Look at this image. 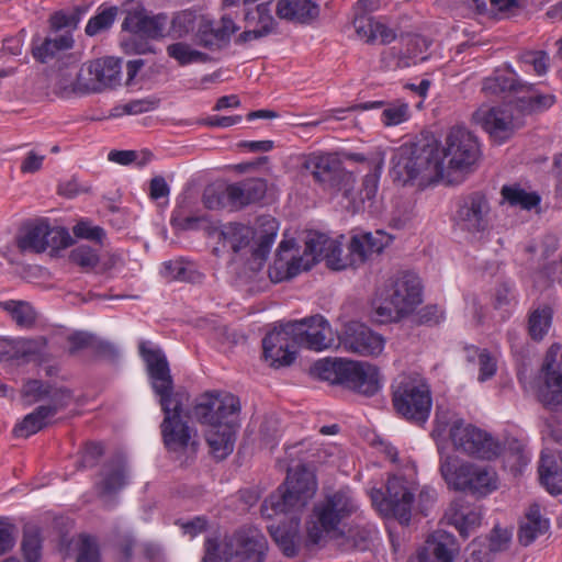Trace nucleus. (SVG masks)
Here are the masks:
<instances>
[{"mask_svg":"<svg viewBox=\"0 0 562 562\" xmlns=\"http://www.w3.org/2000/svg\"><path fill=\"white\" fill-rule=\"evenodd\" d=\"M126 483V462L122 456H115L102 465L95 491L99 497L104 498L116 494Z\"/></svg>","mask_w":562,"mask_h":562,"instance_id":"bb28decb","label":"nucleus"},{"mask_svg":"<svg viewBox=\"0 0 562 562\" xmlns=\"http://www.w3.org/2000/svg\"><path fill=\"white\" fill-rule=\"evenodd\" d=\"M293 322L274 328L262 339V345H272L281 347L284 350H295L299 347L295 341V328Z\"/></svg>","mask_w":562,"mask_h":562,"instance_id":"c03bdc74","label":"nucleus"},{"mask_svg":"<svg viewBox=\"0 0 562 562\" xmlns=\"http://www.w3.org/2000/svg\"><path fill=\"white\" fill-rule=\"evenodd\" d=\"M41 538L40 531L35 526L24 528L22 551L25 562H38L41 558Z\"/></svg>","mask_w":562,"mask_h":562,"instance_id":"8fccbe9b","label":"nucleus"},{"mask_svg":"<svg viewBox=\"0 0 562 562\" xmlns=\"http://www.w3.org/2000/svg\"><path fill=\"white\" fill-rule=\"evenodd\" d=\"M48 392V384L38 380H30L23 385L22 398L24 404L33 405L38 402H45Z\"/></svg>","mask_w":562,"mask_h":562,"instance_id":"4d7b16f0","label":"nucleus"},{"mask_svg":"<svg viewBox=\"0 0 562 562\" xmlns=\"http://www.w3.org/2000/svg\"><path fill=\"white\" fill-rule=\"evenodd\" d=\"M552 321V310L542 306L533 310L528 319V333L533 340H541L548 333Z\"/></svg>","mask_w":562,"mask_h":562,"instance_id":"79ce46f5","label":"nucleus"},{"mask_svg":"<svg viewBox=\"0 0 562 562\" xmlns=\"http://www.w3.org/2000/svg\"><path fill=\"white\" fill-rule=\"evenodd\" d=\"M72 45V36L69 32H66L46 37L41 44L33 46L32 53L36 60L47 63L56 57L58 53L71 48Z\"/></svg>","mask_w":562,"mask_h":562,"instance_id":"e433bc0d","label":"nucleus"},{"mask_svg":"<svg viewBox=\"0 0 562 562\" xmlns=\"http://www.w3.org/2000/svg\"><path fill=\"white\" fill-rule=\"evenodd\" d=\"M532 90L533 85L522 81L515 72L488 77L483 81L482 86V91L486 97H497L507 92L519 95L529 93Z\"/></svg>","mask_w":562,"mask_h":562,"instance_id":"2f4dec72","label":"nucleus"},{"mask_svg":"<svg viewBox=\"0 0 562 562\" xmlns=\"http://www.w3.org/2000/svg\"><path fill=\"white\" fill-rule=\"evenodd\" d=\"M70 244L71 237L65 228L52 227L46 221L41 220L24 224L15 236L16 248L23 255L48 251L54 257Z\"/></svg>","mask_w":562,"mask_h":562,"instance_id":"0eeeda50","label":"nucleus"},{"mask_svg":"<svg viewBox=\"0 0 562 562\" xmlns=\"http://www.w3.org/2000/svg\"><path fill=\"white\" fill-rule=\"evenodd\" d=\"M238 29L229 16H223L217 24L212 20L201 18L195 41L205 48L220 49L228 43L231 35Z\"/></svg>","mask_w":562,"mask_h":562,"instance_id":"5701e85b","label":"nucleus"},{"mask_svg":"<svg viewBox=\"0 0 562 562\" xmlns=\"http://www.w3.org/2000/svg\"><path fill=\"white\" fill-rule=\"evenodd\" d=\"M440 156L447 169V183H459L480 157L477 138L465 127L453 126L440 146Z\"/></svg>","mask_w":562,"mask_h":562,"instance_id":"39448f33","label":"nucleus"},{"mask_svg":"<svg viewBox=\"0 0 562 562\" xmlns=\"http://www.w3.org/2000/svg\"><path fill=\"white\" fill-rule=\"evenodd\" d=\"M333 245V239L322 233H311L305 241L304 250V270H310L312 266L319 261L322 255V247Z\"/></svg>","mask_w":562,"mask_h":562,"instance_id":"a18cd8bd","label":"nucleus"},{"mask_svg":"<svg viewBox=\"0 0 562 562\" xmlns=\"http://www.w3.org/2000/svg\"><path fill=\"white\" fill-rule=\"evenodd\" d=\"M116 14V7H111L102 10L100 13H98L89 20L85 30L86 34L89 36H94L100 32L108 30L113 24Z\"/></svg>","mask_w":562,"mask_h":562,"instance_id":"864d4df0","label":"nucleus"},{"mask_svg":"<svg viewBox=\"0 0 562 562\" xmlns=\"http://www.w3.org/2000/svg\"><path fill=\"white\" fill-rule=\"evenodd\" d=\"M449 436L456 450L475 458L491 460L502 450L501 443L490 434L471 424H465L462 419L452 424Z\"/></svg>","mask_w":562,"mask_h":562,"instance_id":"9d476101","label":"nucleus"},{"mask_svg":"<svg viewBox=\"0 0 562 562\" xmlns=\"http://www.w3.org/2000/svg\"><path fill=\"white\" fill-rule=\"evenodd\" d=\"M46 344V338L43 336L30 339H18L15 340L16 358L41 355L44 351Z\"/></svg>","mask_w":562,"mask_h":562,"instance_id":"e2e57ef3","label":"nucleus"},{"mask_svg":"<svg viewBox=\"0 0 562 562\" xmlns=\"http://www.w3.org/2000/svg\"><path fill=\"white\" fill-rule=\"evenodd\" d=\"M92 61L83 64L77 71V94H89L101 92Z\"/></svg>","mask_w":562,"mask_h":562,"instance_id":"09e8293b","label":"nucleus"},{"mask_svg":"<svg viewBox=\"0 0 562 562\" xmlns=\"http://www.w3.org/2000/svg\"><path fill=\"white\" fill-rule=\"evenodd\" d=\"M376 23L378 21L368 14H357L353 20L357 35L366 43L378 41V34H375Z\"/></svg>","mask_w":562,"mask_h":562,"instance_id":"052dcab7","label":"nucleus"},{"mask_svg":"<svg viewBox=\"0 0 562 562\" xmlns=\"http://www.w3.org/2000/svg\"><path fill=\"white\" fill-rule=\"evenodd\" d=\"M165 274L170 280L186 281V282H199L202 276L187 267L181 262H167L165 263Z\"/></svg>","mask_w":562,"mask_h":562,"instance_id":"680f3d73","label":"nucleus"},{"mask_svg":"<svg viewBox=\"0 0 562 562\" xmlns=\"http://www.w3.org/2000/svg\"><path fill=\"white\" fill-rule=\"evenodd\" d=\"M69 259L72 263L89 271L99 263L98 254L87 245H80L70 251Z\"/></svg>","mask_w":562,"mask_h":562,"instance_id":"13d9d810","label":"nucleus"},{"mask_svg":"<svg viewBox=\"0 0 562 562\" xmlns=\"http://www.w3.org/2000/svg\"><path fill=\"white\" fill-rule=\"evenodd\" d=\"M440 473L453 490L468 491L477 496H485L497 487L496 473L492 469L469 462L460 463L453 456L441 459Z\"/></svg>","mask_w":562,"mask_h":562,"instance_id":"423d86ee","label":"nucleus"},{"mask_svg":"<svg viewBox=\"0 0 562 562\" xmlns=\"http://www.w3.org/2000/svg\"><path fill=\"white\" fill-rule=\"evenodd\" d=\"M446 517L448 521L459 530L463 538H467L469 531L481 522L480 510L462 498H458L451 503Z\"/></svg>","mask_w":562,"mask_h":562,"instance_id":"473e14b6","label":"nucleus"},{"mask_svg":"<svg viewBox=\"0 0 562 562\" xmlns=\"http://www.w3.org/2000/svg\"><path fill=\"white\" fill-rule=\"evenodd\" d=\"M277 29L278 22L272 15L271 2H261L245 9L244 32L236 37L235 43L244 45L251 41L261 40L277 33Z\"/></svg>","mask_w":562,"mask_h":562,"instance_id":"a211bd4d","label":"nucleus"},{"mask_svg":"<svg viewBox=\"0 0 562 562\" xmlns=\"http://www.w3.org/2000/svg\"><path fill=\"white\" fill-rule=\"evenodd\" d=\"M167 53L182 66L192 63H206L210 59L205 53L193 49L189 44L183 42L169 45Z\"/></svg>","mask_w":562,"mask_h":562,"instance_id":"de8ad7c7","label":"nucleus"},{"mask_svg":"<svg viewBox=\"0 0 562 562\" xmlns=\"http://www.w3.org/2000/svg\"><path fill=\"white\" fill-rule=\"evenodd\" d=\"M408 116V104L397 100L383 110L382 122L385 126H395L407 121Z\"/></svg>","mask_w":562,"mask_h":562,"instance_id":"bf43d9fd","label":"nucleus"},{"mask_svg":"<svg viewBox=\"0 0 562 562\" xmlns=\"http://www.w3.org/2000/svg\"><path fill=\"white\" fill-rule=\"evenodd\" d=\"M168 25L165 14L147 15L145 12H128L122 29L142 38L157 40L164 37Z\"/></svg>","mask_w":562,"mask_h":562,"instance_id":"a878e982","label":"nucleus"},{"mask_svg":"<svg viewBox=\"0 0 562 562\" xmlns=\"http://www.w3.org/2000/svg\"><path fill=\"white\" fill-rule=\"evenodd\" d=\"M458 551L454 537L445 530H437L427 538L417 554V562H452Z\"/></svg>","mask_w":562,"mask_h":562,"instance_id":"b1692460","label":"nucleus"},{"mask_svg":"<svg viewBox=\"0 0 562 562\" xmlns=\"http://www.w3.org/2000/svg\"><path fill=\"white\" fill-rule=\"evenodd\" d=\"M276 13L288 22L310 24L318 18L319 5L313 0H280Z\"/></svg>","mask_w":562,"mask_h":562,"instance_id":"c85d7f7f","label":"nucleus"},{"mask_svg":"<svg viewBox=\"0 0 562 562\" xmlns=\"http://www.w3.org/2000/svg\"><path fill=\"white\" fill-rule=\"evenodd\" d=\"M520 61L532 66L535 72L539 76L544 75L549 68V56L543 50H529L520 55Z\"/></svg>","mask_w":562,"mask_h":562,"instance_id":"338daca9","label":"nucleus"},{"mask_svg":"<svg viewBox=\"0 0 562 562\" xmlns=\"http://www.w3.org/2000/svg\"><path fill=\"white\" fill-rule=\"evenodd\" d=\"M267 551V538L256 527H241L227 537V554L234 562H263Z\"/></svg>","mask_w":562,"mask_h":562,"instance_id":"dca6fc26","label":"nucleus"},{"mask_svg":"<svg viewBox=\"0 0 562 562\" xmlns=\"http://www.w3.org/2000/svg\"><path fill=\"white\" fill-rule=\"evenodd\" d=\"M362 234L352 236L348 246V254L351 259L352 267L362 265L371 255L367 243L363 240Z\"/></svg>","mask_w":562,"mask_h":562,"instance_id":"774afa93","label":"nucleus"},{"mask_svg":"<svg viewBox=\"0 0 562 562\" xmlns=\"http://www.w3.org/2000/svg\"><path fill=\"white\" fill-rule=\"evenodd\" d=\"M416 491L415 482L401 475H393L387 480L386 493L378 508L385 517H394L401 524L407 525L412 518Z\"/></svg>","mask_w":562,"mask_h":562,"instance_id":"ddd939ff","label":"nucleus"},{"mask_svg":"<svg viewBox=\"0 0 562 562\" xmlns=\"http://www.w3.org/2000/svg\"><path fill=\"white\" fill-rule=\"evenodd\" d=\"M372 314L371 317L374 322L380 324H386L391 322H397L405 316L394 303L389 300V296L383 290L376 293L372 300Z\"/></svg>","mask_w":562,"mask_h":562,"instance_id":"ea45409f","label":"nucleus"},{"mask_svg":"<svg viewBox=\"0 0 562 562\" xmlns=\"http://www.w3.org/2000/svg\"><path fill=\"white\" fill-rule=\"evenodd\" d=\"M347 366L348 361L345 360H321L313 366L312 372L323 381L345 386Z\"/></svg>","mask_w":562,"mask_h":562,"instance_id":"a19ab883","label":"nucleus"},{"mask_svg":"<svg viewBox=\"0 0 562 562\" xmlns=\"http://www.w3.org/2000/svg\"><path fill=\"white\" fill-rule=\"evenodd\" d=\"M392 175L403 184L417 183L419 187L443 180L447 169L442 166L440 144L434 137H424L401 146L394 157Z\"/></svg>","mask_w":562,"mask_h":562,"instance_id":"f257e3e1","label":"nucleus"},{"mask_svg":"<svg viewBox=\"0 0 562 562\" xmlns=\"http://www.w3.org/2000/svg\"><path fill=\"white\" fill-rule=\"evenodd\" d=\"M239 411V401L232 394L206 392L201 395L193 407L194 418L207 427L232 423L229 417Z\"/></svg>","mask_w":562,"mask_h":562,"instance_id":"2eb2a0df","label":"nucleus"},{"mask_svg":"<svg viewBox=\"0 0 562 562\" xmlns=\"http://www.w3.org/2000/svg\"><path fill=\"white\" fill-rule=\"evenodd\" d=\"M0 308L5 311L19 327L32 328L37 319V312L26 301H1Z\"/></svg>","mask_w":562,"mask_h":562,"instance_id":"58836bf2","label":"nucleus"},{"mask_svg":"<svg viewBox=\"0 0 562 562\" xmlns=\"http://www.w3.org/2000/svg\"><path fill=\"white\" fill-rule=\"evenodd\" d=\"M491 203L480 191L462 196L453 217L454 225L461 232L473 237H482L491 226Z\"/></svg>","mask_w":562,"mask_h":562,"instance_id":"9b49d317","label":"nucleus"},{"mask_svg":"<svg viewBox=\"0 0 562 562\" xmlns=\"http://www.w3.org/2000/svg\"><path fill=\"white\" fill-rule=\"evenodd\" d=\"M262 348L263 357L272 368L279 369L281 367H288L295 359V350H284L281 347L272 345H262Z\"/></svg>","mask_w":562,"mask_h":562,"instance_id":"603ef678","label":"nucleus"},{"mask_svg":"<svg viewBox=\"0 0 562 562\" xmlns=\"http://www.w3.org/2000/svg\"><path fill=\"white\" fill-rule=\"evenodd\" d=\"M295 325V341L299 347L312 350H324L334 344V333L328 322L321 315H314L301 321H293Z\"/></svg>","mask_w":562,"mask_h":562,"instance_id":"aec40b11","label":"nucleus"},{"mask_svg":"<svg viewBox=\"0 0 562 562\" xmlns=\"http://www.w3.org/2000/svg\"><path fill=\"white\" fill-rule=\"evenodd\" d=\"M380 169L381 168L376 166L373 171L364 176L358 195H353L352 190L350 191V195L347 198L349 200L348 207L351 209L353 213L364 210L367 206L372 207L373 200L378 193Z\"/></svg>","mask_w":562,"mask_h":562,"instance_id":"f704fd0d","label":"nucleus"},{"mask_svg":"<svg viewBox=\"0 0 562 562\" xmlns=\"http://www.w3.org/2000/svg\"><path fill=\"white\" fill-rule=\"evenodd\" d=\"M303 168L313 176L315 182L324 191L330 194L341 192L345 198H349L350 191L353 189L355 177L352 172L345 169L337 155L312 154L305 158Z\"/></svg>","mask_w":562,"mask_h":562,"instance_id":"1a4fd4ad","label":"nucleus"},{"mask_svg":"<svg viewBox=\"0 0 562 562\" xmlns=\"http://www.w3.org/2000/svg\"><path fill=\"white\" fill-rule=\"evenodd\" d=\"M345 386L366 396L374 395L380 389L378 368L359 361H348Z\"/></svg>","mask_w":562,"mask_h":562,"instance_id":"393cba45","label":"nucleus"},{"mask_svg":"<svg viewBox=\"0 0 562 562\" xmlns=\"http://www.w3.org/2000/svg\"><path fill=\"white\" fill-rule=\"evenodd\" d=\"M232 555L227 554V537L225 538L223 547L214 540L207 539L205 542V554L202 562H229Z\"/></svg>","mask_w":562,"mask_h":562,"instance_id":"69168bd1","label":"nucleus"},{"mask_svg":"<svg viewBox=\"0 0 562 562\" xmlns=\"http://www.w3.org/2000/svg\"><path fill=\"white\" fill-rule=\"evenodd\" d=\"M359 504L349 487L324 490L306 520V535L313 544L321 543L328 535L339 531V526L355 515Z\"/></svg>","mask_w":562,"mask_h":562,"instance_id":"f03ea898","label":"nucleus"},{"mask_svg":"<svg viewBox=\"0 0 562 562\" xmlns=\"http://www.w3.org/2000/svg\"><path fill=\"white\" fill-rule=\"evenodd\" d=\"M293 247L291 240H283L280 243L273 265L269 268V278L272 282H281L283 280L291 279L297 276L303 269L304 257H292L286 259L283 257L285 251H289Z\"/></svg>","mask_w":562,"mask_h":562,"instance_id":"7c9ffc66","label":"nucleus"},{"mask_svg":"<svg viewBox=\"0 0 562 562\" xmlns=\"http://www.w3.org/2000/svg\"><path fill=\"white\" fill-rule=\"evenodd\" d=\"M472 120L498 143L507 140L516 130L512 113L503 108L483 105L472 114Z\"/></svg>","mask_w":562,"mask_h":562,"instance_id":"4be33fe9","label":"nucleus"},{"mask_svg":"<svg viewBox=\"0 0 562 562\" xmlns=\"http://www.w3.org/2000/svg\"><path fill=\"white\" fill-rule=\"evenodd\" d=\"M339 341L347 351L360 356H378L384 348L382 336L357 322H350L345 326Z\"/></svg>","mask_w":562,"mask_h":562,"instance_id":"412c9836","label":"nucleus"},{"mask_svg":"<svg viewBox=\"0 0 562 562\" xmlns=\"http://www.w3.org/2000/svg\"><path fill=\"white\" fill-rule=\"evenodd\" d=\"M101 92L114 88L121 82V60L113 57L100 58L92 61Z\"/></svg>","mask_w":562,"mask_h":562,"instance_id":"4c0bfd02","label":"nucleus"},{"mask_svg":"<svg viewBox=\"0 0 562 562\" xmlns=\"http://www.w3.org/2000/svg\"><path fill=\"white\" fill-rule=\"evenodd\" d=\"M236 430L233 423L210 427L205 431V440L210 452L216 460H224L234 450Z\"/></svg>","mask_w":562,"mask_h":562,"instance_id":"c756f323","label":"nucleus"},{"mask_svg":"<svg viewBox=\"0 0 562 562\" xmlns=\"http://www.w3.org/2000/svg\"><path fill=\"white\" fill-rule=\"evenodd\" d=\"M277 233L278 222L271 216H261L257 221L256 228L229 223L223 226L221 236L234 252H239L250 246L249 268L252 271H259L268 258Z\"/></svg>","mask_w":562,"mask_h":562,"instance_id":"7ed1b4c3","label":"nucleus"},{"mask_svg":"<svg viewBox=\"0 0 562 562\" xmlns=\"http://www.w3.org/2000/svg\"><path fill=\"white\" fill-rule=\"evenodd\" d=\"M267 192V181L261 178H250L226 187L228 202L233 206L244 207L262 200Z\"/></svg>","mask_w":562,"mask_h":562,"instance_id":"cd10ccee","label":"nucleus"},{"mask_svg":"<svg viewBox=\"0 0 562 562\" xmlns=\"http://www.w3.org/2000/svg\"><path fill=\"white\" fill-rule=\"evenodd\" d=\"M383 291L404 315L412 313L422 302L420 280L412 272L397 274Z\"/></svg>","mask_w":562,"mask_h":562,"instance_id":"6ab92c4d","label":"nucleus"},{"mask_svg":"<svg viewBox=\"0 0 562 562\" xmlns=\"http://www.w3.org/2000/svg\"><path fill=\"white\" fill-rule=\"evenodd\" d=\"M99 546L94 537L82 535L80 537L77 562H99Z\"/></svg>","mask_w":562,"mask_h":562,"instance_id":"0e129e2a","label":"nucleus"},{"mask_svg":"<svg viewBox=\"0 0 562 562\" xmlns=\"http://www.w3.org/2000/svg\"><path fill=\"white\" fill-rule=\"evenodd\" d=\"M392 402L397 414L416 423L427 420L431 408L429 385L418 376H402L393 385Z\"/></svg>","mask_w":562,"mask_h":562,"instance_id":"6e6552de","label":"nucleus"},{"mask_svg":"<svg viewBox=\"0 0 562 562\" xmlns=\"http://www.w3.org/2000/svg\"><path fill=\"white\" fill-rule=\"evenodd\" d=\"M138 350L146 364L151 387L155 394L159 396L160 406H168L169 398L176 397V395L188 394L181 390H173V379L169 363L160 348L151 347L147 341H140Z\"/></svg>","mask_w":562,"mask_h":562,"instance_id":"f8f14e48","label":"nucleus"},{"mask_svg":"<svg viewBox=\"0 0 562 562\" xmlns=\"http://www.w3.org/2000/svg\"><path fill=\"white\" fill-rule=\"evenodd\" d=\"M296 528H297V522H295V526L291 529H286L285 527L278 526L271 530V536L273 537L274 541L279 546L280 550L286 557H294L297 552Z\"/></svg>","mask_w":562,"mask_h":562,"instance_id":"3c124183","label":"nucleus"},{"mask_svg":"<svg viewBox=\"0 0 562 562\" xmlns=\"http://www.w3.org/2000/svg\"><path fill=\"white\" fill-rule=\"evenodd\" d=\"M549 520L542 517L539 506H530L520 521L518 530L519 542L525 547L531 544L539 536L544 535L549 530Z\"/></svg>","mask_w":562,"mask_h":562,"instance_id":"72a5a7b5","label":"nucleus"},{"mask_svg":"<svg viewBox=\"0 0 562 562\" xmlns=\"http://www.w3.org/2000/svg\"><path fill=\"white\" fill-rule=\"evenodd\" d=\"M42 405H40L34 412L26 415L23 420L15 426L14 434L18 437H29L36 434L47 425V419L50 415L47 413Z\"/></svg>","mask_w":562,"mask_h":562,"instance_id":"37998d69","label":"nucleus"},{"mask_svg":"<svg viewBox=\"0 0 562 562\" xmlns=\"http://www.w3.org/2000/svg\"><path fill=\"white\" fill-rule=\"evenodd\" d=\"M541 483L551 494L562 493V459L558 462L553 454L542 453L539 464Z\"/></svg>","mask_w":562,"mask_h":562,"instance_id":"c9c22d12","label":"nucleus"},{"mask_svg":"<svg viewBox=\"0 0 562 562\" xmlns=\"http://www.w3.org/2000/svg\"><path fill=\"white\" fill-rule=\"evenodd\" d=\"M317 483L313 472L304 465L289 470L286 479L278 490L267 497L262 504V510H271L272 514L300 513L315 495Z\"/></svg>","mask_w":562,"mask_h":562,"instance_id":"20e7f679","label":"nucleus"},{"mask_svg":"<svg viewBox=\"0 0 562 562\" xmlns=\"http://www.w3.org/2000/svg\"><path fill=\"white\" fill-rule=\"evenodd\" d=\"M72 395L71 392L67 389H57L49 386V392L47 394L46 401L47 404L42 405L50 417L57 414L59 411L65 408L71 402Z\"/></svg>","mask_w":562,"mask_h":562,"instance_id":"6e6d98bb","label":"nucleus"},{"mask_svg":"<svg viewBox=\"0 0 562 562\" xmlns=\"http://www.w3.org/2000/svg\"><path fill=\"white\" fill-rule=\"evenodd\" d=\"M188 401V394H180L169 398L168 406H161L165 413L161 435L165 446L170 451H181L189 446L196 451L198 443L194 440L191 441V429L181 419L182 407Z\"/></svg>","mask_w":562,"mask_h":562,"instance_id":"4468645a","label":"nucleus"},{"mask_svg":"<svg viewBox=\"0 0 562 562\" xmlns=\"http://www.w3.org/2000/svg\"><path fill=\"white\" fill-rule=\"evenodd\" d=\"M502 195L513 206H520L525 210H531L540 202L537 193L527 192L519 187L504 186L502 188Z\"/></svg>","mask_w":562,"mask_h":562,"instance_id":"49530a36","label":"nucleus"},{"mask_svg":"<svg viewBox=\"0 0 562 562\" xmlns=\"http://www.w3.org/2000/svg\"><path fill=\"white\" fill-rule=\"evenodd\" d=\"M546 375L544 386L539 397L552 411L562 413V346L553 344L547 351L542 364Z\"/></svg>","mask_w":562,"mask_h":562,"instance_id":"f3484780","label":"nucleus"},{"mask_svg":"<svg viewBox=\"0 0 562 562\" xmlns=\"http://www.w3.org/2000/svg\"><path fill=\"white\" fill-rule=\"evenodd\" d=\"M196 16L189 11L177 13L170 22V35L173 38H181L194 30Z\"/></svg>","mask_w":562,"mask_h":562,"instance_id":"5fc2aeb1","label":"nucleus"}]
</instances>
